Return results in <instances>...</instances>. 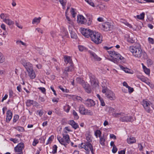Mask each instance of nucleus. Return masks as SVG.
<instances>
[{
    "instance_id": "nucleus-47",
    "label": "nucleus",
    "mask_w": 154,
    "mask_h": 154,
    "mask_svg": "<svg viewBox=\"0 0 154 154\" xmlns=\"http://www.w3.org/2000/svg\"><path fill=\"white\" fill-rule=\"evenodd\" d=\"M67 71H66L65 70H64V71L63 72V74L64 76V77L66 79H67L68 76V74L67 72Z\"/></svg>"
},
{
    "instance_id": "nucleus-8",
    "label": "nucleus",
    "mask_w": 154,
    "mask_h": 154,
    "mask_svg": "<svg viewBox=\"0 0 154 154\" xmlns=\"http://www.w3.org/2000/svg\"><path fill=\"white\" fill-rule=\"evenodd\" d=\"M103 29L105 31H107L111 30L113 29V26L111 25L109 22H106L103 23L102 25Z\"/></svg>"
},
{
    "instance_id": "nucleus-46",
    "label": "nucleus",
    "mask_w": 154,
    "mask_h": 154,
    "mask_svg": "<svg viewBox=\"0 0 154 154\" xmlns=\"http://www.w3.org/2000/svg\"><path fill=\"white\" fill-rule=\"evenodd\" d=\"M89 4L93 7H94V5L93 2H92L91 0H85Z\"/></svg>"
},
{
    "instance_id": "nucleus-3",
    "label": "nucleus",
    "mask_w": 154,
    "mask_h": 154,
    "mask_svg": "<svg viewBox=\"0 0 154 154\" xmlns=\"http://www.w3.org/2000/svg\"><path fill=\"white\" fill-rule=\"evenodd\" d=\"M108 52L112 58L110 60L115 63H117L122 62H124V58L118 52L114 51H108Z\"/></svg>"
},
{
    "instance_id": "nucleus-16",
    "label": "nucleus",
    "mask_w": 154,
    "mask_h": 154,
    "mask_svg": "<svg viewBox=\"0 0 154 154\" xmlns=\"http://www.w3.org/2000/svg\"><path fill=\"white\" fill-rule=\"evenodd\" d=\"M88 52L90 53L91 57H93L94 59L96 60L100 61L101 60V59L99 57L94 53V52L89 51Z\"/></svg>"
},
{
    "instance_id": "nucleus-42",
    "label": "nucleus",
    "mask_w": 154,
    "mask_h": 154,
    "mask_svg": "<svg viewBox=\"0 0 154 154\" xmlns=\"http://www.w3.org/2000/svg\"><path fill=\"white\" fill-rule=\"evenodd\" d=\"M137 77L143 82H146V79L143 76L138 75Z\"/></svg>"
},
{
    "instance_id": "nucleus-32",
    "label": "nucleus",
    "mask_w": 154,
    "mask_h": 154,
    "mask_svg": "<svg viewBox=\"0 0 154 154\" xmlns=\"http://www.w3.org/2000/svg\"><path fill=\"white\" fill-rule=\"evenodd\" d=\"M60 3L62 5L63 9H65L66 4V0H59Z\"/></svg>"
},
{
    "instance_id": "nucleus-26",
    "label": "nucleus",
    "mask_w": 154,
    "mask_h": 154,
    "mask_svg": "<svg viewBox=\"0 0 154 154\" xmlns=\"http://www.w3.org/2000/svg\"><path fill=\"white\" fill-rule=\"evenodd\" d=\"M4 22L9 26L13 25L14 23V21H12L9 19H5L4 20Z\"/></svg>"
},
{
    "instance_id": "nucleus-59",
    "label": "nucleus",
    "mask_w": 154,
    "mask_h": 154,
    "mask_svg": "<svg viewBox=\"0 0 154 154\" xmlns=\"http://www.w3.org/2000/svg\"><path fill=\"white\" fill-rule=\"evenodd\" d=\"M123 23L125 24V25H126L127 26L129 27V28H131L132 27L131 25L128 22L126 21H125Z\"/></svg>"
},
{
    "instance_id": "nucleus-35",
    "label": "nucleus",
    "mask_w": 154,
    "mask_h": 154,
    "mask_svg": "<svg viewBox=\"0 0 154 154\" xmlns=\"http://www.w3.org/2000/svg\"><path fill=\"white\" fill-rule=\"evenodd\" d=\"M70 106H69L68 105H66L64 106V110L66 112H68L70 109Z\"/></svg>"
},
{
    "instance_id": "nucleus-54",
    "label": "nucleus",
    "mask_w": 154,
    "mask_h": 154,
    "mask_svg": "<svg viewBox=\"0 0 154 154\" xmlns=\"http://www.w3.org/2000/svg\"><path fill=\"white\" fill-rule=\"evenodd\" d=\"M117 148H116V146H113L112 151V152L114 153H115L117 151Z\"/></svg>"
},
{
    "instance_id": "nucleus-38",
    "label": "nucleus",
    "mask_w": 154,
    "mask_h": 154,
    "mask_svg": "<svg viewBox=\"0 0 154 154\" xmlns=\"http://www.w3.org/2000/svg\"><path fill=\"white\" fill-rule=\"evenodd\" d=\"M72 114L74 116L75 119H78L79 118V116L77 113L75 111V110H73L72 111Z\"/></svg>"
},
{
    "instance_id": "nucleus-48",
    "label": "nucleus",
    "mask_w": 154,
    "mask_h": 154,
    "mask_svg": "<svg viewBox=\"0 0 154 154\" xmlns=\"http://www.w3.org/2000/svg\"><path fill=\"white\" fill-rule=\"evenodd\" d=\"M81 85L85 89L88 88V87L89 86L88 84L86 83L85 82H84Z\"/></svg>"
},
{
    "instance_id": "nucleus-29",
    "label": "nucleus",
    "mask_w": 154,
    "mask_h": 154,
    "mask_svg": "<svg viewBox=\"0 0 154 154\" xmlns=\"http://www.w3.org/2000/svg\"><path fill=\"white\" fill-rule=\"evenodd\" d=\"M105 110L107 112H109L110 113H112L113 114V112H114L115 109L110 107H106ZM113 115V114H112Z\"/></svg>"
},
{
    "instance_id": "nucleus-15",
    "label": "nucleus",
    "mask_w": 154,
    "mask_h": 154,
    "mask_svg": "<svg viewBox=\"0 0 154 154\" xmlns=\"http://www.w3.org/2000/svg\"><path fill=\"white\" fill-rule=\"evenodd\" d=\"M12 116V113L10 110H8L6 113V121L8 123L10 121Z\"/></svg>"
},
{
    "instance_id": "nucleus-19",
    "label": "nucleus",
    "mask_w": 154,
    "mask_h": 154,
    "mask_svg": "<svg viewBox=\"0 0 154 154\" xmlns=\"http://www.w3.org/2000/svg\"><path fill=\"white\" fill-rule=\"evenodd\" d=\"M69 123L75 129L79 128L78 125L73 120H70L69 121Z\"/></svg>"
},
{
    "instance_id": "nucleus-40",
    "label": "nucleus",
    "mask_w": 154,
    "mask_h": 154,
    "mask_svg": "<svg viewBox=\"0 0 154 154\" xmlns=\"http://www.w3.org/2000/svg\"><path fill=\"white\" fill-rule=\"evenodd\" d=\"M78 83L82 84L84 81L80 78H77L76 79Z\"/></svg>"
},
{
    "instance_id": "nucleus-64",
    "label": "nucleus",
    "mask_w": 154,
    "mask_h": 154,
    "mask_svg": "<svg viewBox=\"0 0 154 154\" xmlns=\"http://www.w3.org/2000/svg\"><path fill=\"white\" fill-rule=\"evenodd\" d=\"M125 150H121L120 151H119V154H125Z\"/></svg>"
},
{
    "instance_id": "nucleus-7",
    "label": "nucleus",
    "mask_w": 154,
    "mask_h": 154,
    "mask_svg": "<svg viewBox=\"0 0 154 154\" xmlns=\"http://www.w3.org/2000/svg\"><path fill=\"white\" fill-rule=\"evenodd\" d=\"M20 62L26 69L27 71H28L33 68L32 64L29 62L26 61L25 59H22Z\"/></svg>"
},
{
    "instance_id": "nucleus-6",
    "label": "nucleus",
    "mask_w": 154,
    "mask_h": 154,
    "mask_svg": "<svg viewBox=\"0 0 154 154\" xmlns=\"http://www.w3.org/2000/svg\"><path fill=\"white\" fill-rule=\"evenodd\" d=\"M142 104L145 110L148 113L150 112L151 107L154 109V106L149 101L147 100H143Z\"/></svg>"
},
{
    "instance_id": "nucleus-52",
    "label": "nucleus",
    "mask_w": 154,
    "mask_h": 154,
    "mask_svg": "<svg viewBox=\"0 0 154 154\" xmlns=\"http://www.w3.org/2000/svg\"><path fill=\"white\" fill-rule=\"evenodd\" d=\"M38 89L41 91L42 92L43 94L45 93L46 89H45L43 87H39L38 88Z\"/></svg>"
},
{
    "instance_id": "nucleus-36",
    "label": "nucleus",
    "mask_w": 154,
    "mask_h": 154,
    "mask_svg": "<svg viewBox=\"0 0 154 154\" xmlns=\"http://www.w3.org/2000/svg\"><path fill=\"white\" fill-rule=\"evenodd\" d=\"M145 16V13L143 12L141 13L139 15H137V18L140 20H142L144 18Z\"/></svg>"
},
{
    "instance_id": "nucleus-11",
    "label": "nucleus",
    "mask_w": 154,
    "mask_h": 154,
    "mask_svg": "<svg viewBox=\"0 0 154 154\" xmlns=\"http://www.w3.org/2000/svg\"><path fill=\"white\" fill-rule=\"evenodd\" d=\"M105 93L106 97L109 100H113L115 99V94L111 91L108 90Z\"/></svg>"
},
{
    "instance_id": "nucleus-62",
    "label": "nucleus",
    "mask_w": 154,
    "mask_h": 154,
    "mask_svg": "<svg viewBox=\"0 0 154 154\" xmlns=\"http://www.w3.org/2000/svg\"><path fill=\"white\" fill-rule=\"evenodd\" d=\"M4 13H2L0 15V18L3 19V21H4V20L6 19V18H5V15H4Z\"/></svg>"
},
{
    "instance_id": "nucleus-31",
    "label": "nucleus",
    "mask_w": 154,
    "mask_h": 154,
    "mask_svg": "<svg viewBox=\"0 0 154 154\" xmlns=\"http://www.w3.org/2000/svg\"><path fill=\"white\" fill-rule=\"evenodd\" d=\"M41 19V17H40L38 18L35 17L32 20V23L34 24L37 23V24H38L40 23Z\"/></svg>"
},
{
    "instance_id": "nucleus-56",
    "label": "nucleus",
    "mask_w": 154,
    "mask_h": 154,
    "mask_svg": "<svg viewBox=\"0 0 154 154\" xmlns=\"http://www.w3.org/2000/svg\"><path fill=\"white\" fill-rule=\"evenodd\" d=\"M85 91L88 93H90L91 92V89L89 86L85 89Z\"/></svg>"
},
{
    "instance_id": "nucleus-39",
    "label": "nucleus",
    "mask_w": 154,
    "mask_h": 154,
    "mask_svg": "<svg viewBox=\"0 0 154 154\" xmlns=\"http://www.w3.org/2000/svg\"><path fill=\"white\" fill-rule=\"evenodd\" d=\"M85 113V114H84L85 115H88L91 116H92L93 114V112L91 111L90 110H88L87 109H86Z\"/></svg>"
},
{
    "instance_id": "nucleus-51",
    "label": "nucleus",
    "mask_w": 154,
    "mask_h": 154,
    "mask_svg": "<svg viewBox=\"0 0 154 154\" xmlns=\"http://www.w3.org/2000/svg\"><path fill=\"white\" fill-rule=\"evenodd\" d=\"M16 43L17 45L22 44V45H26L25 43H24L22 41H19V40L17 41H16Z\"/></svg>"
},
{
    "instance_id": "nucleus-25",
    "label": "nucleus",
    "mask_w": 154,
    "mask_h": 154,
    "mask_svg": "<svg viewBox=\"0 0 154 154\" xmlns=\"http://www.w3.org/2000/svg\"><path fill=\"white\" fill-rule=\"evenodd\" d=\"M102 91L103 93L105 94L108 90H109L107 88L106 84L105 83H102Z\"/></svg>"
},
{
    "instance_id": "nucleus-41",
    "label": "nucleus",
    "mask_w": 154,
    "mask_h": 154,
    "mask_svg": "<svg viewBox=\"0 0 154 154\" xmlns=\"http://www.w3.org/2000/svg\"><path fill=\"white\" fill-rule=\"evenodd\" d=\"M5 57L4 56L0 53V63H2L5 61Z\"/></svg>"
},
{
    "instance_id": "nucleus-44",
    "label": "nucleus",
    "mask_w": 154,
    "mask_h": 154,
    "mask_svg": "<svg viewBox=\"0 0 154 154\" xmlns=\"http://www.w3.org/2000/svg\"><path fill=\"white\" fill-rule=\"evenodd\" d=\"M57 146L56 145H54L53 147V151L52 153H55L57 152Z\"/></svg>"
},
{
    "instance_id": "nucleus-61",
    "label": "nucleus",
    "mask_w": 154,
    "mask_h": 154,
    "mask_svg": "<svg viewBox=\"0 0 154 154\" xmlns=\"http://www.w3.org/2000/svg\"><path fill=\"white\" fill-rule=\"evenodd\" d=\"M38 140H34L32 143V145L35 146L38 143Z\"/></svg>"
},
{
    "instance_id": "nucleus-58",
    "label": "nucleus",
    "mask_w": 154,
    "mask_h": 154,
    "mask_svg": "<svg viewBox=\"0 0 154 154\" xmlns=\"http://www.w3.org/2000/svg\"><path fill=\"white\" fill-rule=\"evenodd\" d=\"M123 23L125 24V25H126L127 26L129 27V28H131L132 27L131 25L128 22L126 21H125Z\"/></svg>"
},
{
    "instance_id": "nucleus-18",
    "label": "nucleus",
    "mask_w": 154,
    "mask_h": 154,
    "mask_svg": "<svg viewBox=\"0 0 154 154\" xmlns=\"http://www.w3.org/2000/svg\"><path fill=\"white\" fill-rule=\"evenodd\" d=\"M26 104L27 106H30L32 105L34 106H38V103L36 101L29 100H27Z\"/></svg>"
},
{
    "instance_id": "nucleus-63",
    "label": "nucleus",
    "mask_w": 154,
    "mask_h": 154,
    "mask_svg": "<svg viewBox=\"0 0 154 154\" xmlns=\"http://www.w3.org/2000/svg\"><path fill=\"white\" fill-rule=\"evenodd\" d=\"M39 100L42 102H44L45 101V100L44 98L39 96L38 98Z\"/></svg>"
},
{
    "instance_id": "nucleus-23",
    "label": "nucleus",
    "mask_w": 154,
    "mask_h": 154,
    "mask_svg": "<svg viewBox=\"0 0 154 154\" xmlns=\"http://www.w3.org/2000/svg\"><path fill=\"white\" fill-rule=\"evenodd\" d=\"M127 142L128 143L131 144L134 143H135L136 142V140L135 138L133 137H131L128 138L127 139Z\"/></svg>"
},
{
    "instance_id": "nucleus-49",
    "label": "nucleus",
    "mask_w": 154,
    "mask_h": 154,
    "mask_svg": "<svg viewBox=\"0 0 154 154\" xmlns=\"http://www.w3.org/2000/svg\"><path fill=\"white\" fill-rule=\"evenodd\" d=\"M78 48L79 50L81 51H83L84 50H86L85 48L83 46L79 45L78 46Z\"/></svg>"
},
{
    "instance_id": "nucleus-1",
    "label": "nucleus",
    "mask_w": 154,
    "mask_h": 154,
    "mask_svg": "<svg viewBox=\"0 0 154 154\" xmlns=\"http://www.w3.org/2000/svg\"><path fill=\"white\" fill-rule=\"evenodd\" d=\"M82 34L87 38L90 37L92 41L96 44L101 43L102 42V36L99 32L90 29H83Z\"/></svg>"
},
{
    "instance_id": "nucleus-45",
    "label": "nucleus",
    "mask_w": 154,
    "mask_h": 154,
    "mask_svg": "<svg viewBox=\"0 0 154 154\" xmlns=\"http://www.w3.org/2000/svg\"><path fill=\"white\" fill-rule=\"evenodd\" d=\"M19 116L18 115H15L14 117V119L13 120V122L15 123L17 121L18 119Z\"/></svg>"
},
{
    "instance_id": "nucleus-30",
    "label": "nucleus",
    "mask_w": 154,
    "mask_h": 154,
    "mask_svg": "<svg viewBox=\"0 0 154 154\" xmlns=\"http://www.w3.org/2000/svg\"><path fill=\"white\" fill-rule=\"evenodd\" d=\"M100 143L103 146L105 144L104 142L105 141L106 138L104 137V135H103L102 137H100Z\"/></svg>"
},
{
    "instance_id": "nucleus-5",
    "label": "nucleus",
    "mask_w": 154,
    "mask_h": 154,
    "mask_svg": "<svg viewBox=\"0 0 154 154\" xmlns=\"http://www.w3.org/2000/svg\"><path fill=\"white\" fill-rule=\"evenodd\" d=\"M78 147L80 149H84L86 150V153L87 154H89L90 150L88 149L89 148L92 154H94L93 146L89 142L82 143L81 144L79 145Z\"/></svg>"
},
{
    "instance_id": "nucleus-24",
    "label": "nucleus",
    "mask_w": 154,
    "mask_h": 154,
    "mask_svg": "<svg viewBox=\"0 0 154 154\" xmlns=\"http://www.w3.org/2000/svg\"><path fill=\"white\" fill-rule=\"evenodd\" d=\"M133 35H129L127 37V40L129 43H133L135 42V40L133 37Z\"/></svg>"
},
{
    "instance_id": "nucleus-2",
    "label": "nucleus",
    "mask_w": 154,
    "mask_h": 154,
    "mask_svg": "<svg viewBox=\"0 0 154 154\" xmlns=\"http://www.w3.org/2000/svg\"><path fill=\"white\" fill-rule=\"evenodd\" d=\"M129 49L133 56L136 57L140 58L142 57L146 59L148 58L146 53L145 51H143L139 44L137 43L135 46H130Z\"/></svg>"
},
{
    "instance_id": "nucleus-27",
    "label": "nucleus",
    "mask_w": 154,
    "mask_h": 154,
    "mask_svg": "<svg viewBox=\"0 0 154 154\" xmlns=\"http://www.w3.org/2000/svg\"><path fill=\"white\" fill-rule=\"evenodd\" d=\"M64 70L68 72L72 71L74 70L73 64H70V66L66 67Z\"/></svg>"
},
{
    "instance_id": "nucleus-9",
    "label": "nucleus",
    "mask_w": 154,
    "mask_h": 154,
    "mask_svg": "<svg viewBox=\"0 0 154 154\" xmlns=\"http://www.w3.org/2000/svg\"><path fill=\"white\" fill-rule=\"evenodd\" d=\"M24 148V144L23 143H19L17 146L14 148V150L16 152H19L17 154H23L22 150Z\"/></svg>"
},
{
    "instance_id": "nucleus-4",
    "label": "nucleus",
    "mask_w": 154,
    "mask_h": 154,
    "mask_svg": "<svg viewBox=\"0 0 154 154\" xmlns=\"http://www.w3.org/2000/svg\"><path fill=\"white\" fill-rule=\"evenodd\" d=\"M114 117H120V120L122 122H132L133 119L132 116H128L123 112L116 113L113 114Z\"/></svg>"
},
{
    "instance_id": "nucleus-60",
    "label": "nucleus",
    "mask_w": 154,
    "mask_h": 154,
    "mask_svg": "<svg viewBox=\"0 0 154 154\" xmlns=\"http://www.w3.org/2000/svg\"><path fill=\"white\" fill-rule=\"evenodd\" d=\"M50 33L51 36L53 38L55 37V36H56L55 32L54 31H51V32Z\"/></svg>"
},
{
    "instance_id": "nucleus-43",
    "label": "nucleus",
    "mask_w": 154,
    "mask_h": 154,
    "mask_svg": "<svg viewBox=\"0 0 154 154\" xmlns=\"http://www.w3.org/2000/svg\"><path fill=\"white\" fill-rule=\"evenodd\" d=\"M70 11L71 12V14H72V17L73 18L75 17V16H76V13H75V9L74 8H71V10Z\"/></svg>"
},
{
    "instance_id": "nucleus-28",
    "label": "nucleus",
    "mask_w": 154,
    "mask_h": 154,
    "mask_svg": "<svg viewBox=\"0 0 154 154\" xmlns=\"http://www.w3.org/2000/svg\"><path fill=\"white\" fill-rule=\"evenodd\" d=\"M63 135L65 142H66L67 143H69L70 142V139L69 135L67 134L66 135L63 134Z\"/></svg>"
},
{
    "instance_id": "nucleus-12",
    "label": "nucleus",
    "mask_w": 154,
    "mask_h": 154,
    "mask_svg": "<svg viewBox=\"0 0 154 154\" xmlns=\"http://www.w3.org/2000/svg\"><path fill=\"white\" fill-rule=\"evenodd\" d=\"M83 103L88 107H91L94 106L95 105L94 101L91 99H88L84 101Z\"/></svg>"
},
{
    "instance_id": "nucleus-34",
    "label": "nucleus",
    "mask_w": 154,
    "mask_h": 154,
    "mask_svg": "<svg viewBox=\"0 0 154 154\" xmlns=\"http://www.w3.org/2000/svg\"><path fill=\"white\" fill-rule=\"evenodd\" d=\"M101 131L99 130H97L95 132V136L97 138L98 137V135L99 137H101Z\"/></svg>"
},
{
    "instance_id": "nucleus-57",
    "label": "nucleus",
    "mask_w": 154,
    "mask_h": 154,
    "mask_svg": "<svg viewBox=\"0 0 154 154\" xmlns=\"http://www.w3.org/2000/svg\"><path fill=\"white\" fill-rule=\"evenodd\" d=\"M123 23L125 24V25H126L127 26L129 27V28H131L132 27L131 25L128 22L126 21H125Z\"/></svg>"
},
{
    "instance_id": "nucleus-20",
    "label": "nucleus",
    "mask_w": 154,
    "mask_h": 154,
    "mask_svg": "<svg viewBox=\"0 0 154 154\" xmlns=\"http://www.w3.org/2000/svg\"><path fill=\"white\" fill-rule=\"evenodd\" d=\"M64 61L66 63H69L70 64H73L71 57L69 56H65L64 57Z\"/></svg>"
},
{
    "instance_id": "nucleus-21",
    "label": "nucleus",
    "mask_w": 154,
    "mask_h": 154,
    "mask_svg": "<svg viewBox=\"0 0 154 154\" xmlns=\"http://www.w3.org/2000/svg\"><path fill=\"white\" fill-rule=\"evenodd\" d=\"M84 106L83 105H81L79 107V112L82 115L85 114V112L86 111Z\"/></svg>"
},
{
    "instance_id": "nucleus-53",
    "label": "nucleus",
    "mask_w": 154,
    "mask_h": 154,
    "mask_svg": "<svg viewBox=\"0 0 154 154\" xmlns=\"http://www.w3.org/2000/svg\"><path fill=\"white\" fill-rule=\"evenodd\" d=\"M144 71L145 73L146 74H149L150 72V69L147 68H146V69H144Z\"/></svg>"
},
{
    "instance_id": "nucleus-10",
    "label": "nucleus",
    "mask_w": 154,
    "mask_h": 154,
    "mask_svg": "<svg viewBox=\"0 0 154 154\" xmlns=\"http://www.w3.org/2000/svg\"><path fill=\"white\" fill-rule=\"evenodd\" d=\"M90 81L91 86L93 88L98 87L99 86L98 81L95 78L94 76L90 77Z\"/></svg>"
},
{
    "instance_id": "nucleus-22",
    "label": "nucleus",
    "mask_w": 154,
    "mask_h": 154,
    "mask_svg": "<svg viewBox=\"0 0 154 154\" xmlns=\"http://www.w3.org/2000/svg\"><path fill=\"white\" fill-rule=\"evenodd\" d=\"M57 138L59 142L62 145H63L65 147H66V146L67 145V144L65 143V141L63 138H61L59 136H57Z\"/></svg>"
},
{
    "instance_id": "nucleus-50",
    "label": "nucleus",
    "mask_w": 154,
    "mask_h": 154,
    "mask_svg": "<svg viewBox=\"0 0 154 154\" xmlns=\"http://www.w3.org/2000/svg\"><path fill=\"white\" fill-rule=\"evenodd\" d=\"M148 41L149 43L151 44H154V41L153 38L150 37H149L148 38Z\"/></svg>"
},
{
    "instance_id": "nucleus-37",
    "label": "nucleus",
    "mask_w": 154,
    "mask_h": 154,
    "mask_svg": "<svg viewBox=\"0 0 154 154\" xmlns=\"http://www.w3.org/2000/svg\"><path fill=\"white\" fill-rule=\"evenodd\" d=\"M86 139L88 141V142H89L90 143V142H91L92 140L91 135L88 134V136L86 137Z\"/></svg>"
},
{
    "instance_id": "nucleus-33",
    "label": "nucleus",
    "mask_w": 154,
    "mask_h": 154,
    "mask_svg": "<svg viewBox=\"0 0 154 154\" xmlns=\"http://www.w3.org/2000/svg\"><path fill=\"white\" fill-rule=\"evenodd\" d=\"M120 68L123 70L124 71H125V72L127 73H131L129 71H130V70L127 68L124 67L123 66L121 65L120 66Z\"/></svg>"
},
{
    "instance_id": "nucleus-13",
    "label": "nucleus",
    "mask_w": 154,
    "mask_h": 154,
    "mask_svg": "<svg viewBox=\"0 0 154 154\" xmlns=\"http://www.w3.org/2000/svg\"><path fill=\"white\" fill-rule=\"evenodd\" d=\"M77 21L78 23L82 24H85L87 21L85 18L82 15H78Z\"/></svg>"
},
{
    "instance_id": "nucleus-14",
    "label": "nucleus",
    "mask_w": 154,
    "mask_h": 154,
    "mask_svg": "<svg viewBox=\"0 0 154 154\" xmlns=\"http://www.w3.org/2000/svg\"><path fill=\"white\" fill-rule=\"evenodd\" d=\"M72 27L69 26H68L69 30L70 33L71 37L72 38L76 39L77 38V36L76 34L72 30Z\"/></svg>"
},
{
    "instance_id": "nucleus-55",
    "label": "nucleus",
    "mask_w": 154,
    "mask_h": 154,
    "mask_svg": "<svg viewBox=\"0 0 154 154\" xmlns=\"http://www.w3.org/2000/svg\"><path fill=\"white\" fill-rule=\"evenodd\" d=\"M129 93H131L134 91V89L133 88H131L129 86L128 88Z\"/></svg>"
},
{
    "instance_id": "nucleus-17",
    "label": "nucleus",
    "mask_w": 154,
    "mask_h": 154,
    "mask_svg": "<svg viewBox=\"0 0 154 154\" xmlns=\"http://www.w3.org/2000/svg\"><path fill=\"white\" fill-rule=\"evenodd\" d=\"M27 72L28 73L29 76L31 79H33L35 77V74L33 68Z\"/></svg>"
}]
</instances>
